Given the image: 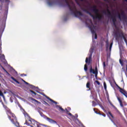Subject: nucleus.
Listing matches in <instances>:
<instances>
[{"instance_id":"obj_1","label":"nucleus","mask_w":127,"mask_h":127,"mask_svg":"<svg viewBox=\"0 0 127 127\" xmlns=\"http://www.w3.org/2000/svg\"><path fill=\"white\" fill-rule=\"evenodd\" d=\"M24 117L26 118L25 124L27 126H30L31 127H44L46 126L35 121L34 120L31 119L28 113H25Z\"/></svg>"},{"instance_id":"obj_2","label":"nucleus","mask_w":127,"mask_h":127,"mask_svg":"<svg viewBox=\"0 0 127 127\" xmlns=\"http://www.w3.org/2000/svg\"><path fill=\"white\" fill-rule=\"evenodd\" d=\"M64 1L65 2L66 5L68 7L70 11H71L76 17H79V16H83V15H84L81 11H77V8H76V6H75L74 4L72 5L71 6L69 1H68V0H64Z\"/></svg>"},{"instance_id":"obj_3","label":"nucleus","mask_w":127,"mask_h":127,"mask_svg":"<svg viewBox=\"0 0 127 127\" xmlns=\"http://www.w3.org/2000/svg\"><path fill=\"white\" fill-rule=\"evenodd\" d=\"M115 36L116 40H117V41H119V37H123L126 44H127V38H126V37L124 36V33H123V32H121L120 33V30H117V31L115 32Z\"/></svg>"},{"instance_id":"obj_4","label":"nucleus","mask_w":127,"mask_h":127,"mask_svg":"<svg viewBox=\"0 0 127 127\" xmlns=\"http://www.w3.org/2000/svg\"><path fill=\"white\" fill-rule=\"evenodd\" d=\"M118 13V18L120 20H122H122L123 21V22H126V23H127V15L125 13V11H122L121 12V15H120V13L119 12Z\"/></svg>"},{"instance_id":"obj_5","label":"nucleus","mask_w":127,"mask_h":127,"mask_svg":"<svg viewBox=\"0 0 127 127\" xmlns=\"http://www.w3.org/2000/svg\"><path fill=\"white\" fill-rule=\"evenodd\" d=\"M7 115L8 116V118L10 120L11 123H14V122H16V120H17L16 119V117H15V115H14V114L11 112V111L7 113Z\"/></svg>"},{"instance_id":"obj_6","label":"nucleus","mask_w":127,"mask_h":127,"mask_svg":"<svg viewBox=\"0 0 127 127\" xmlns=\"http://www.w3.org/2000/svg\"><path fill=\"white\" fill-rule=\"evenodd\" d=\"M107 15L109 17H111V19H112L113 22V25L115 27L117 26V24H116V22H117V18L116 16L112 15V13H111V11H110L109 9H107Z\"/></svg>"},{"instance_id":"obj_7","label":"nucleus","mask_w":127,"mask_h":127,"mask_svg":"<svg viewBox=\"0 0 127 127\" xmlns=\"http://www.w3.org/2000/svg\"><path fill=\"white\" fill-rule=\"evenodd\" d=\"M40 115L41 116V117H44V119H46V120H47L48 122H49L50 124H55V125H57V122L56 121L53 120L50 118H48L47 116L44 115V114H43V113L41 112L40 113Z\"/></svg>"},{"instance_id":"obj_8","label":"nucleus","mask_w":127,"mask_h":127,"mask_svg":"<svg viewBox=\"0 0 127 127\" xmlns=\"http://www.w3.org/2000/svg\"><path fill=\"white\" fill-rule=\"evenodd\" d=\"M114 83L116 85L117 87H118V89H119V91L120 92V93H121V94H122L126 98H127V91L126 90L121 88V87H120L119 85H118L117 84V82H116V81L115 80H114Z\"/></svg>"},{"instance_id":"obj_9","label":"nucleus","mask_w":127,"mask_h":127,"mask_svg":"<svg viewBox=\"0 0 127 127\" xmlns=\"http://www.w3.org/2000/svg\"><path fill=\"white\" fill-rule=\"evenodd\" d=\"M90 73H92V74H94L95 76V78L98 77V67L95 66V70L93 69L92 66H91L89 69Z\"/></svg>"},{"instance_id":"obj_10","label":"nucleus","mask_w":127,"mask_h":127,"mask_svg":"<svg viewBox=\"0 0 127 127\" xmlns=\"http://www.w3.org/2000/svg\"><path fill=\"white\" fill-rule=\"evenodd\" d=\"M90 30L92 34L93 35H95V39H97V38H98V36L96 33V31H95V29H96V26L92 25L90 27Z\"/></svg>"},{"instance_id":"obj_11","label":"nucleus","mask_w":127,"mask_h":127,"mask_svg":"<svg viewBox=\"0 0 127 127\" xmlns=\"http://www.w3.org/2000/svg\"><path fill=\"white\" fill-rule=\"evenodd\" d=\"M96 15H94L92 16L93 19H98V20H101V19H103L104 18V16L102 15H100L99 14V12L98 13H95Z\"/></svg>"},{"instance_id":"obj_12","label":"nucleus","mask_w":127,"mask_h":127,"mask_svg":"<svg viewBox=\"0 0 127 127\" xmlns=\"http://www.w3.org/2000/svg\"><path fill=\"white\" fill-rule=\"evenodd\" d=\"M15 104H16V105H17V106H18V107H19V108H20V111H21V112H22L23 115L24 116H25V114H27V113L25 112V110L22 108V107L21 106V105H20V104L19 103L18 101H16L15 102Z\"/></svg>"},{"instance_id":"obj_13","label":"nucleus","mask_w":127,"mask_h":127,"mask_svg":"<svg viewBox=\"0 0 127 127\" xmlns=\"http://www.w3.org/2000/svg\"><path fill=\"white\" fill-rule=\"evenodd\" d=\"M90 8L91 9L92 11L93 12H94V13H98L99 11V9L97 8V6L96 5H93V6L90 7Z\"/></svg>"},{"instance_id":"obj_14","label":"nucleus","mask_w":127,"mask_h":127,"mask_svg":"<svg viewBox=\"0 0 127 127\" xmlns=\"http://www.w3.org/2000/svg\"><path fill=\"white\" fill-rule=\"evenodd\" d=\"M2 105H3V108L5 109L6 114L10 111V109H9V108H8L6 105L3 104V102H2Z\"/></svg>"},{"instance_id":"obj_15","label":"nucleus","mask_w":127,"mask_h":127,"mask_svg":"<svg viewBox=\"0 0 127 127\" xmlns=\"http://www.w3.org/2000/svg\"><path fill=\"white\" fill-rule=\"evenodd\" d=\"M91 55L89 58H86L85 60V63H90V60H91V57H92V54H93V52H90Z\"/></svg>"},{"instance_id":"obj_16","label":"nucleus","mask_w":127,"mask_h":127,"mask_svg":"<svg viewBox=\"0 0 127 127\" xmlns=\"http://www.w3.org/2000/svg\"><path fill=\"white\" fill-rule=\"evenodd\" d=\"M94 111L97 115H100V116H103V117H104V118H106V114H105L104 113H102V114L101 113V112H98L97 111H96L95 109H94Z\"/></svg>"},{"instance_id":"obj_17","label":"nucleus","mask_w":127,"mask_h":127,"mask_svg":"<svg viewBox=\"0 0 127 127\" xmlns=\"http://www.w3.org/2000/svg\"><path fill=\"white\" fill-rule=\"evenodd\" d=\"M117 100H118V101L120 104L121 107H124V105L123 104V101H122V99H121V98L117 96Z\"/></svg>"},{"instance_id":"obj_18","label":"nucleus","mask_w":127,"mask_h":127,"mask_svg":"<svg viewBox=\"0 0 127 127\" xmlns=\"http://www.w3.org/2000/svg\"><path fill=\"white\" fill-rule=\"evenodd\" d=\"M83 11H85V12H86V13H88V14H89V15H90V16H91V17H92V16H94V15L92 14V13H91L90 11H89V10H88L87 9H84L83 10Z\"/></svg>"},{"instance_id":"obj_19","label":"nucleus","mask_w":127,"mask_h":127,"mask_svg":"<svg viewBox=\"0 0 127 127\" xmlns=\"http://www.w3.org/2000/svg\"><path fill=\"white\" fill-rule=\"evenodd\" d=\"M56 108H59V111H60V112H65V110L60 105H57Z\"/></svg>"},{"instance_id":"obj_20","label":"nucleus","mask_w":127,"mask_h":127,"mask_svg":"<svg viewBox=\"0 0 127 127\" xmlns=\"http://www.w3.org/2000/svg\"><path fill=\"white\" fill-rule=\"evenodd\" d=\"M47 99H48V100H49V101H50L51 102H52V103H54V104H56V105H57V102H56V101H55L54 100H52V99H51L50 98H49L48 96L46 97Z\"/></svg>"},{"instance_id":"obj_21","label":"nucleus","mask_w":127,"mask_h":127,"mask_svg":"<svg viewBox=\"0 0 127 127\" xmlns=\"http://www.w3.org/2000/svg\"><path fill=\"white\" fill-rule=\"evenodd\" d=\"M31 101H33V102H36V103H37L39 105L41 104V102L38 101V100H37L33 98H31Z\"/></svg>"},{"instance_id":"obj_22","label":"nucleus","mask_w":127,"mask_h":127,"mask_svg":"<svg viewBox=\"0 0 127 127\" xmlns=\"http://www.w3.org/2000/svg\"><path fill=\"white\" fill-rule=\"evenodd\" d=\"M12 124H13V125L17 127H19V123L17 122V119L16 120V121H14V123H12Z\"/></svg>"},{"instance_id":"obj_23","label":"nucleus","mask_w":127,"mask_h":127,"mask_svg":"<svg viewBox=\"0 0 127 127\" xmlns=\"http://www.w3.org/2000/svg\"><path fill=\"white\" fill-rule=\"evenodd\" d=\"M107 115L108 116V117L110 116V117H111L112 119H115V117H114L113 114H112V113L111 112V111L108 112V113H107Z\"/></svg>"},{"instance_id":"obj_24","label":"nucleus","mask_w":127,"mask_h":127,"mask_svg":"<svg viewBox=\"0 0 127 127\" xmlns=\"http://www.w3.org/2000/svg\"><path fill=\"white\" fill-rule=\"evenodd\" d=\"M11 79H12V80H13V81H14V82H16V83H17V84H20V82H19L15 78H14V77H13V76H11Z\"/></svg>"},{"instance_id":"obj_25","label":"nucleus","mask_w":127,"mask_h":127,"mask_svg":"<svg viewBox=\"0 0 127 127\" xmlns=\"http://www.w3.org/2000/svg\"><path fill=\"white\" fill-rule=\"evenodd\" d=\"M106 50H109V40H107L106 41Z\"/></svg>"},{"instance_id":"obj_26","label":"nucleus","mask_w":127,"mask_h":127,"mask_svg":"<svg viewBox=\"0 0 127 127\" xmlns=\"http://www.w3.org/2000/svg\"><path fill=\"white\" fill-rule=\"evenodd\" d=\"M65 112H66V114H67V115H69V116H70V117H72V114L70 113L69 112V111L68 110H67V109H65L64 110Z\"/></svg>"},{"instance_id":"obj_27","label":"nucleus","mask_w":127,"mask_h":127,"mask_svg":"<svg viewBox=\"0 0 127 127\" xmlns=\"http://www.w3.org/2000/svg\"><path fill=\"white\" fill-rule=\"evenodd\" d=\"M84 71H85V72H87L88 71V65H87V64H85L84 65Z\"/></svg>"},{"instance_id":"obj_28","label":"nucleus","mask_w":127,"mask_h":127,"mask_svg":"<svg viewBox=\"0 0 127 127\" xmlns=\"http://www.w3.org/2000/svg\"><path fill=\"white\" fill-rule=\"evenodd\" d=\"M90 81L87 82V83H86V88H87L88 89H89L90 90Z\"/></svg>"},{"instance_id":"obj_29","label":"nucleus","mask_w":127,"mask_h":127,"mask_svg":"<svg viewBox=\"0 0 127 127\" xmlns=\"http://www.w3.org/2000/svg\"><path fill=\"white\" fill-rule=\"evenodd\" d=\"M7 16V13H6L3 16V17L2 18L3 20H5V19H6V17Z\"/></svg>"},{"instance_id":"obj_30","label":"nucleus","mask_w":127,"mask_h":127,"mask_svg":"<svg viewBox=\"0 0 127 127\" xmlns=\"http://www.w3.org/2000/svg\"><path fill=\"white\" fill-rule=\"evenodd\" d=\"M30 92H31V93L33 94L35 96H36V95H37V93H36V92L33 91V90H30Z\"/></svg>"},{"instance_id":"obj_31","label":"nucleus","mask_w":127,"mask_h":127,"mask_svg":"<svg viewBox=\"0 0 127 127\" xmlns=\"http://www.w3.org/2000/svg\"><path fill=\"white\" fill-rule=\"evenodd\" d=\"M24 83H25V84H26V85H29V86L30 87H32V85H31L30 84H29L28 82H26V81H24Z\"/></svg>"},{"instance_id":"obj_32","label":"nucleus","mask_w":127,"mask_h":127,"mask_svg":"<svg viewBox=\"0 0 127 127\" xmlns=\"http://www.w3.org/2000/svg\"><path fill=\"white\" fill-rule=\"evenodd\" d=\"M92 106L93 107H96L97 106V103L95 101H92Z\"/></svg>"},{"instance_id":"obj_33","label":"nucleus","mask_w":127,"mask_h":127,"mask_svg":"<svg viewBox=\"0 0 127 127\" xmlns=\"http://www.w3.org/2000/svg\"><path fill=\"white\" fill-rule=\"evenodd\" d=\"M103 84H104V87L105 90H107V84H106V82H104Z\"/></svg>"},{"instance_id":"obj_34","label":"nucleus","mask_w":127,"mask_h":127,"mask_svg":"<svg viewBox=\"0 0 127 127\" xmlns=\"http://www.w3.org/2000/svg\"><path fill=\"white\" fill-rule=\"evenodd\" d=\"M0 52H1V39H0Z\"/></svg>"},{"instance_id":"obj_35","label":"nucleus","mask_w":127,"mask_h":127,"mask_svg":"<svg viewBox=\"0 0 127 127\" xmlns=\"http://www.w3.org/2000/svg\"><path fill=\"white\" fill-rule=\"evenodd\" d=\"M4 71H5V72H6V74H7V75H8V76H10V74H9V73H8V72H7V71H6V70H5V69H4V68H3Z\"/></svg>"},{"instance_id":"obj_36","label":"nucleus","mask_w":127,"mask_h":127,"mask_svg":"<svg viewBox=\"0 0 127 127\" xmlns=\"http://www.w3.org/2000/svg\"><path fill=\"white\" fill-rule=\"evenodd\" d=\"M95 83H96V84H97V85H98L99 86H100V85H101V83H100L99 81L96 80Z\"/></svg>"},{"instance_id":"obj_37","label":"nucleus","mask_w":127,"mask_h":127,"mask_svg":"<svg viewBox=\"0 0 127 127\" xmlns=\"http://www.w3.org/2000/svg\"><path fill=\"white\" fill-rule=\"evenodd\" d=\"M75 2L78 5H80V2H79V1L78 0H75Z\"/></svg>"},{"instance_id":"obj_38","label":"nucleus","mask_w":127,"mask_h":127,"mask_svg":"<svg viewBox=\"0 0 127 127\" xmlns=\"http://www.w3.org/2000/svg\"><path fill=\"white\" fill-rule=\"evenodd\" d=\"M4 29V28H3V27L1 26V28H0V31H1V30H2V31H3Z\"/></svg>"},{"instance_id":"obj_39","label":"nucleus","mask_w":127,"mask_h":127,"mask_svg":"<svg viewBox=\"0 0 127 127\" xmlns=\"http://www.w3.org/2000/svg\"><path fill=\"white\" fill-rule=\"evenodd\" d=\"M103 67L105 68V67H106V62H103Z\"/></svg>"},{"instance_id":"obj_40","label":"nucleus","mask_w":127,"mask_h":127,"mask_svg":"<svg viewBox=\"0 0 127 127\" xmlns=\"http://www.w3.org/2000/svg\"><path fill=\"white\" fill-rule=\"evenodd\" d=\"M112 47H113V43H111L110 44V45L109 48H112Z\"/></svg>"},{"instance_id":"obj_41","label":"nucleus","mask_w":127,"mask_h":127,"mask_svg":"<svg viewBox=\"0 0 127 127\" xmlns=\"http://www.w3.org/2000/svg\"><path fill=\"white\" fill-rule=\"evenodd\" d=\"M103 13L104 14H107V11L104 10V11H103Z\"/></svg>"},{"instance_id":"obj_42","label":"nucleus","mask_w":127,"mask_h":127,"mask_svg":"<svg viewBox=\"0 0 127 127\" xmlns=\"http://www.w3.org/2000/svg\"><path fill=\"white\" fill-rule=\"evenodd\" d=\"M44 104H45V105H48V103H47V102H46V101H44Z\"/></svg>"},{"instance_id":"obj_43","label":"nucleus","mask_w":127,"mask_h":127,"mask_svg":"<svg viewBox=\"0 0 127 127\" xmlns=\"http://www.w3.org/2000/svg\"><path fill=\"white\" fill-rule=\"evenodd\" d=\"M48 4L50 5H51V4H52V3L50 1H49L48 2Z\"/></svg>"},{"instance_id":"obj_44","label":"nucleus","mask_w":127,"mask_h":127,"mask_svg":"<svg viewBox=\"0 0 127 127\" xmlns=\"http://www.w3.org/2000/svg\"><path fill=\"white\" fill-rule=\"evenodd\" d=\"M104 1H106L107 2H110L109 0H104Z\"/></svg>"},{"instance_id":"obj_45","label":"nucleus","mask_w":127,"mask_h":127,"mask_svg":"<svg viewBox=\"0 0 127 127\" xmlns=\"http://www.w3.org/2000/svg\"><path fill=\"white\" fill-rule=\"evenodd\" d=\"M120 63L121 64H123V62L122 61V60H120Z\"/></svg>"},{"instance_id":"obj_46","label":"nucleus","mask_w":127,"mask_h":127,"mask_svg":"<svg viewBox=\"0 0 127 127\" xmlns=\"http://www.w3.org/2000/svg\"><path fill=\"white\" fill-rule=\"evenodd\" d=\"M21 76H27V75L25 74H21Z\"/></svg>"},{"instance_id":"obj_47","label":"nucleus","mask_w":127,"mask_h":127,"mask_svg":"<svg viewBox=\"0 0 127 127\" xmlns=\"http://www.w3.org/2000/svg\"><path fill=\"white\" fill-rule=\"evenodd\" d=\"M20 80H21V81H22L23 82H25V81L24 80H23V79H22V78H20Z\"/></svg>"},{"instance_id":"obj_48","label":"nucleus","mask_w":127,"mask_h":127,"mask_svg":"<svg viewBox=\"0 0 127 127\" xmlns=\"http://www.w3.org/2000/svg\"><path fill=\"white\" fill-rule=\"evenodd\" d=\"M0 103H2V100H1V98L0 97Z\"/></svg>"},{"instance_id":"obj_49","label":"nucleus","mask_w":127,"mask_h":127,"mask_svg":"<svg viewBox=\"0 0 127 127\" xmlns=\"http://www.w3.org/2000/svg\"><path fill=\"white\" fill-rule=\"evenodd\" d=\"M112 106L113 107V108H115V109H117V108H116V107L115 106H114L113 105H112Z\"/></svg>"},{"instance_id":"obj_50","label":"nucleus","mask_w":127,"mask_h":127,"mask_svg":"<svg viewBox=\"0 0 127 127\" xmlns=\"http://www.w3.org/2000/svg\"><path fill=\"white\" fill-rule=\"evenodd\" d=\"M2 57H3V58L4 59V55H2Z\"/></svg>"},{"instance_id":"obj_51","label":"nucleus","mask_w":127,"mask_h":127,"mask_svg":"<svg viewBox=\"0 0 127 127\" xmlns=\"http://www.w3.org/2000/svg\"><path fill=\"white\" fill-rule=\"evenodd\" d=\"M109 50H110V51H111V50H112V48H109Z\"/></svg>"},{"instance_id":"obj_52","label":"nucleus","mask_w":127,"mask_h":127,"mask_svg":"<svg viewBox=\"0 0 127 127\" xmlns=\"http://www.w3.org/2000/svg\"><path fill=\"white\" fill-rule=\"evenodd\" d=\"M80 1H83L84 0H80Z\"/></svg>"},{"instance_id":"obj_53","label":"nucleus","mask_w":127,"mask_h":127,"mask_svg":"<svg viewBox=\"0 0 127 127\" xmlns=\"http://www.w3.org/2000/svg\"><path fill=\"white\" fill-rule=\"evenodd\" d=\"M11 83H13V82L12 81Z\"/></svg>"},{"instance_id":"obj_54","label":"nucleus","mask_w":127,"mask_h":127,"mask_svg":"<svg viewBox=\"0 0 127 127\" xmlns=\"http://www.w3.org/2000/svg\"><path fill=\"white\" fill-rule=\"evenodd\" d=\"M113 0L116 1V0Z\"/></svg>"},{"instance_id":"obj_55","label":"nucleus","mask_w":127,"mask_h":127,"mask_svg":"<svg viewBox=\"0 0 127 127\" xmlns=\"http://www.w3.org/2000/svg\"><path fill=\"white\" fill-rule=\"evenodd\" d=\"M111 121L113 122V120H111Z\"/></svg>"}]
</instances>
